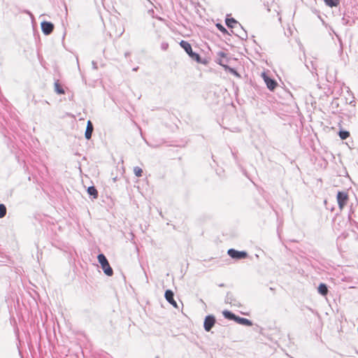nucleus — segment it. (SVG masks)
<instances>
[{"label":"nucleus","mask_w":358,"mask_h":358,"mask_svg":"<svg viewBox=\"0 0 358 358\" xmlns=\"http://www.w3.org/2000/svg\"><path fill=\"white\" fill-rule=\"evenodd\" d=\"M222 314L225 318H227L229 320H233L238 322V324L245 326H251L252 324V322L250 321L248 319L238 317L228 310H224Z\"/></svg>","instance_id":"nucleus-1"},{"label":"nucleus","mask_w":358,"mask_h":358,"mask_svg":"<svg viewBox=\"0 0 358 358\" xmlns=\"http://www.w3.org/2000/svg\"><path fill=\"white\" fill-rule=\"evenodd\" d=\"M98 261L101 266V268L104 272V273L108 276H112L113 274V271L110 267L107 259L105 255L103 254H99L97 257Z\"/></svg>","instance_id":"nucleus-2"},{"label":"nucleus","mask_w":358,"mask_h":358,"mask_svg":"<svg viewBox=\"0 0 358 358\" xmlns=\"http://www.w3.org/2000/svg\"><path fill=\"white\" fill-rule=\"evenodd\" d=\"M337 201L340 210H342L344 206L347 204L348 201V194L347 192L341 191L337 193Z\"/></svg>","instance_id":"nucleus-3"},{"label":"nucleus","mask_w":358,"mask_h":358,"mask_svg":"<svg viewBox=\"0 0 358 358\" xmlns=\"http://www.w3.org/2000/svg\"><path fill=\"white\" fill-rule=\"evenodd\" d=\"M228 255L233 259H241L248 257V254L244 251H237L234 249H229L227 252Z\"/></svg>","instance_id":"nucleus-4"},{"label":"nucleus","mask_w":358,"mask_h":358,"mask_svg":"<svg viewBox=\"0 0 358 358\" xmlns=\"http://www.w3.org/2000/svg\"><path fill=\"white\" fill-rule=\"evenodd\" d=\"M262 77L263 78L264 82L266 84L267 87L269 90H273L276 87L277 83L274 80L270 78L265 72H263L262 73Z\"/></svg>","instance_id":"nucleus-5"},{"label":"nucleus","mask_w":358,"mask_h":358,"mask_svg":"<svg viewBox=\"0 0 358 358\" xmlns=\"http://www.w3.org/2000/svg\"><path fill=\"white\" fill-rule=\"evenodd\" d=\"M41 29L44 34L49 35L54 29V24L50 22H41Z\"/></svg>","instance_id":"nucleus-6"},{"label":"nucleus","mask_w":358,"mask_h":358,"mask_svg":"<svg viewBox=\"0 0 358 358\" xmlns=\"http://www.w3.org/2000/svg\"><path fill=\"white\" fill-rule=\"evenodd\" d=\"M215 320L213 316H207L204 320V329L206 331H209L214 326Z\"/></svg>","instance_id":"nucleus-7"},{"label":"nucleus","mask_w":358,"mask_h":358,"mask_svg":"<svg viewBox=\"0 0 358 358\" xmlns=\"http://www.w3.org/2000/svg\"><path fill=\"white\" fill-rule=\"evenodd\" d=\"M165 298L166 301L170 303L172 306L177 308V303L173 299V292L171 290H166L165 292Z\"/></svg>","instance_id":"nucleus-8"},{"label":"nucleus","mask_w":358,"mask_h":358,"mask_svg":"<svg viewBox=\"0 0 358 358\" xmlns=\"http://www.w3.org/2000/svg\"><path fill=\"white\" fill-rule=\"evenodd\" d=\"M93 129H94V128H93V124H92V122L90 120H88L87 123L85 133V136L87 140L91 138L92 134L93 132Z\"/></svg>","instance_id":"nucleus-9"},{"label":"nucleus","mask_w":358,"mask_h":358,"mask_svg":"<svg viewBox=\"0 0 358 358\" xmlns=\"http://www.w3.org/2000/svg\"><path fill=\"white\" fill-rule=\"evenodd\" d=\"M180 45L185 50L188 55H191L193 52L191 44L185 41H181Z\"/></svg>","instance_id":"nucleus-10"},{"label":"nucleus","mask_w":358,"mask_h":358,"mask_svg":"<svg viewBox=\"0 0 358 358\" xmlns=\"http://www.w3.org/2000/svg\"><path fill=\"white\" fill-rule=\"evenodd\" d=\"M317 292L322 296H326L328 293L327 285L324 283H320L317 287Z\"/></svg>","instance_id":"nucleus-11"},{"label":"nucleus","mask_w":358,"mask_h":358,"mask_svg":"<svg viewBox=\"0 0 358 358\" xmlns=\"http://www.w3.org/2000/svg\"><path fill=\"white\" fill-rule=\"evenodd\" d=\"M54 87H55V90L57 94H65L64 90L63 89L62 86L60 85L59 80H57L55 82Z\"/></svg>","instance_id":"nucleus-12"},{"label":"nucleus","mask_w":358,"mask_h":358,"mask_svg":"<svg viewBox=\"0 0 358 358\" xmlns=\"http://www.w3.org/2000/svg\"><path fill=\"white\" fill-rule=\"evenodd\" d=\"M225 22L229 28H234L238 24V22L234 18H227Z\"/></svg>","instance_id":"nucleus-13"},{"label":"nucleus","mask_w":358,"mask_h":358,"mask_svg":"<svg viewBox=\"0 0 358 358\" xmlns=\"http://www.w3.org/2000/svg\"><path fill=\"white\" fill-rule=\"evenodd\" d=\"M87 193L90 195L92 196L94 199H96L98 197V191L94 186L89 187L87 188Z\"/></svg>","instance_id":"nucleus-14"},{"label":"nucleus","mask_w":358,"mask_h":358,"mask_svg":"<svg viewBox=\"0 0 358 358\" xmlns=\"http://www.w3.org/2000/svg\"><path fill=\"white\" fill-rule=\"evenodd\" d=\"M325 3L329 7H335L339 4V0H324Z\"/></svg>","instance_id":"nucleus-15"},{"label":"nucleus","mask_w":358,"mask_h":358,"mask_svg":"<svg viewBox=\"0 0 358 358\" xmlns=\"http://www.w3.org/2000/svg\"><path fill=\"white\" fill-rule=\"evenodd\" d=\"M193 60L196 61L197 63H201V58L198 53L192 52L191 55H189Z\"/></svg>","instance_id":"nucleus-16"},{"label":"nucleus","mask_w":358,"mask_h":358,"mask_svg":"<svg viewBox=\"0 0 358 358\" xmlns=\"http://www.w3.org/2000/svg\"><path fill=\"white\" fill-rule=\"evenodd\" d=\"M338 135L342 140H345L349 137L350 132L348 131L341 130Z\"/></svg>","instance_id":"nucleus-17"},{"label":"nucleus","mask_w":358,"mask_h":358,"mask_svg":"<svg viewBox=\"0 0 358 358\" xmlns=\"http://www.w3.org/2000/svg\"><path fill=\"white\" fill-rule=\"evenodd\" d=\"M134 173L137 177H141L143 174V170L141 168L138 166H136L134 168Z\"/></svg>","instance_id":"nucleus-18"},{"label":"nucleus","mask_w":358,"mask_h":358,"mask_svg":"<svg viewBox=\"0 0 358 358\" xmlns=\"http://www.w3.org/2000/svg\"><path fill=\"white\" fill-rule=\"evenodd\" d=\"M6 214V208L3 204H0V218L3 217Z\"/></svg>","instance_id":"nucleus-19"},{"label":"nucleus","mask_w":358,"mask_h":358,"mask_svg":"<svg viewBox=\"0 0 358 358\" xmlns=\"http://www.w3.org/2000/svg\"><path fill=\"white\" fill-rule=\"evenodd\" d=\"M216 27L223 34H228L227 30L221 24H217Z\"/></svg>","instance_id":"nucleus-20"},{"label":"nucleus","mask_w":358,"mask_h":358,"mask_svg":"<svg viewBox=\"0 0 358 358\" xmlns=\"http://www.w3.org/2000/svg\"><path fill=\"white\" fill-rule=\"evenodd\" d=\"M331 106L332 108H338L339 106V99H334L331 102Z\"/></svg>","instance_id":"nucleus-21"},{"label":"nucleus","mask_w":358,"mask_h":358,"mask_svg":"<svg viewBox=\"0 0 358 358\" xmlns=\"http://www.w3.org/2000/svg\"><path fill=\"white\" fill-rule=\"evenodd\" d=\"M353 213V211H350V213H349L348 215V218L349 220H351L352 219V214Z\"/></svg>","instance_id":"nucleus-22"}]
</instances>
